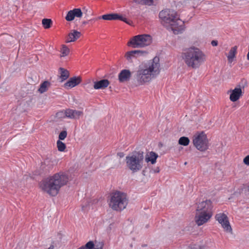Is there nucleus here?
<instances>
[{
	"label": "nucleus",
	"mask_w": 249,
	"mask_h": 249,
	"mask_svg": "<svg viewBox=\"0 0 249 249\" xmlns=\"http://www.w3.org/2000/svg\"><path fill=\"white\" fill-rule=\"evenodd\" d=\"M78 166L74 164L67 172L60 171L53 176L43 179L39 183L40 188L51 196H55L60 189L66 185L70 179H72L78 173Z\"/></svg>",
	"instance_id": "f257e3e1"
},
{
	"label": "nucleus",
	"mask_w": 249,
	"mask_h": 249,
	"mask_svg": "<svg viewBox=\"0 0 249 249\" xmlns=\"http://www.w3.org/2000/svg\"><path fill=\"white\" fill-rule=\"evenodd\" d=\"M159 16L162 25L172 31L174 34H181L184 30V22L179 18L176 11L166 9L160 11Z\"/></svg>",
	"instance_id": "f03ea898"
},
{
	"label": "nucleus",
	"mask_w": 249,
	"mask_h": 249,
	"mask_svg": "<svg viewBox=\"0 0 249 249\" xmlns=\"http://www.w3.org/2000/svg\"><path fill=\"white\" fill-rule=\"evenodd\" d=\"M160 59L156 56L152 61L140 67L136 73V79L139 84L149 82L152 78L160 73Z\"/></svg>",
	"instance_id": "7ed1b4c3"
},
{
	"label": "nucleus",
	"mask_w": 249,
	"mask_h": 249,
	"mask_svg": "<svg viewBox=\"0 0 249 249\" xmlns=\"http://www.w3.org/2000/svg\"><path fill=\"white\" fill-rule=\"evenodd\" d=\"M182 58L185 64L193 69H197L206 60L204 53L198 48L191 47L182 53Z\"/></svg>",
	"instance_id": "20e7f679"
},
{
	"label": "nucleus",
	"mask_w": 249,
	"mask_h": 249,
	"mask_svg": "<svg viewBox=\"0 0 249 249\" xmlns=\"http://www.w3.org/2000/svg\"><path fill=\"white\" fill-rule=\"evenodd\" d=\"M127 204L128 199L126 194L117 191L111 195L108 204L113 210L121 211L126 208Z\"/></svg>",
	"instance_id": "39448f33"
},
{
	"label": "nucleus",
	"mask_w": 249,
	"mask_h": 249,
	"mask_svg": "<svg viewBox=\"0 0 249 249\" xmlns=\"http://www.w3.org/2000/svg\"><path fill=\"white\" fill-rule=\"evenodd\" d=\"M152 42L151 36L147 34L138 35L133 36L127 42V46L133 48H141L149 45Z\"/></svg>",
	"instance_id": "423d86ee"
},
{
	"label": "nucleus",
	"mask_w": 249,
	"mask_h": 249,
	"mask_svg": "<svg viewBox=\"0 0 249 249\" xmlns=\"http://www.w3.org/2000/svg\"><path fill=\"white\" fill-rule=\"evenodd\" d=\"M193 142L195 147L200 151H205L209 148V142L207 136L201 132L193 138Z\"/></svg>",
	"instance_id": "0eeeda50"
},
{
	"label": "nucleus",
	"mask_w": 249,
	"mask_h": 249,
	"mask_svg": "<svg viewBox=\"0 0 249 249\" xmlns=\"http://www.w3.org/2000/svg\"><path fill=\"white\" fill-rule=\"evenodd\" d=\"M125 161L127 167L133 173L140 171L142 167V159L139 157H126Z\"/></svg>",
	"instance_id": "6e6552de"
},
{
	"label": "nucleus",
	"mask_w": 249,
	"mask_h": 249,
	"mask_svg": "<svg viewBox=\"0 0 249 249\" xmlns=\"http://www.w3.org/2000/svg\"><path fill=\"white\" fill-rule=\"evenodd\" d=\"M216 219L221 225L225 231L232 233V229L230 225L227 216L224 213H220L216 214Z\"/></svg>",
	"instance_id": "1a4fd4ad"
},
{
	"label": "nucleus",
	"mask_w": 249,
	"mask_h": 249,
	"mask_svg": "<svg viewBox=\"0 0 249 249\" xmlns=\"http://www.w3.org/2000/svg\"><path fill=\"white\" fill-rule=\"evenodd\" d=\"M213 208L212 201L210 200H206L198 204L196 211L206 213H209L210 214L213 215Z\"/></svg>",
	"instance_id": "9d476101"
},
{
	"label": "nucleus",
	"mask_w": 249,
	"mask_h": 249,
	"mask_svg": "<svg viewBox=\"0 0 249 249\" xmlns=\"http://www.w3.org/2000/svg\"><path fill=\"white\" fill-rule=\"evenodd\" d=\"M213 215L210 213H204L196 211L195 215V222L198 226H201L207 223L212 217Z\"/></svg>",
	"instance_id": "9b49d317"
},
{
	"label": "nucleus",
	"mask_w": 249,
	"mask_h": 249,
	"mask_svg": "<svg viewBox=\"0 0 249 249\" xmlns=\"http://www.w3.org/2000/svg\"><path fill=\"white\" fill-rule=\"evenodd\" d=\"M82 114V111L67 109L65 111H62L58 112L56 115L59 117H67L71 119H76L78 118Z\"/></svg>",
	"instance_id": "f8f14e48"
},
{
	"label": "nucleus",
	"mask_w": 249,
	"mask_h": 249,
	"mask_svg": "<svg viewBox=\"0 0 249 249\" xmlns=\"http://www.w3.org/2000/svg\"><path fill=\"white\" fill-rule=\"evenodd\" d=\"M241 84L242 86L239 85V88H235L231 91L230 99L232 102H236L239 99L240 96L242 95L241 87L243 88L245 87V86L247 84L246 81L242 80Z\"/></svg>",
	"instance_id": "ddd939ff"
},
{
	"label": "nucleus",
	"mask_w": 249,
	"mask_h": 249,
	"mask_svg": "<svg viewBox=\"0 0 249 249\" xmlns=\"http://www.w3.org/2000/svg\"><path fill=\"white\" fill-rule=\"evenodd\" d=\"M147 54V52L141 50H133L127 52L124 55L126 60L130 62H132L134 58H136L139 56H143Z\"/></svg>",
	"instance_id": "4468645a"
},
{
	"label": "nucleus",
	"mask_w": 249,
	"mask_h": 249,
	"mask_svg": "<svg viewBox=\"0 0 249 249\" xmlns=\"http://www.w3.org/2000/svg\"><path fill=\"white\" fill-rule=\"evenodd\" d=\"M81 79L80 77L74 76L70 78L69 80L64 84V87L67 89H71L75 87L80 83Z\"/></svg>",
	"instance_id": "2eb2a0df"
},
{
	"label": "nucleus",
	"mask_w": 249,
	"mask_h": 249,
	"mask_svg": "<svg viewBox=\"0 0 249 249\" xmlns=\"http://www.w3.org/2000/svg\"><path fill=\"white\" fill-rule=\"evenodd\" d=\"M131 72L129 70H123L118 75L119 80L120 82L128 81L131 77Z\"/></svg>",
	"instance_id": "dca6fc26"
},
{
	"label": "nucleus",
	"mask_w": 249,
	"mask_h": 249,
	"mask_svg": "<svg viewBox=\"0 0 249 249\" xmlns=\"http://www.w3.org/2000/svg\"><path fill=\"white\" fill-rule=\"evenodd\" d=\"M109 84V81L107 79H102L94 82L93 88L95 89H104L107 87Z\"/></svg>",
	"instance_id": "f3484780"
},
{
	"label": "nucleus",
	"mask_w": 249,
	"mask_h": 249,
	"mask_svg": "<svg viewBox=\"0 0 249 249\" xmlns=\"http://www.w3.org/2000/svg\"><path fill=\"white\" fill-rule=\"evenodd\" d=\"M81 33L76 30H73L69 34L68 38L66 40V42H74L80 37Z\"/></svg>",
	"instance_id": "a211bd4d"
},
{
	"label": "nucleus",
	"mask_w": 249,
	"mask_h": 249,
	"mask_svg": "<svg viewBox=\"0 0 249 249\" xmlns=\"http://www.w3.org/2000/svg\"><path fill=\"white\" fill-rule=\"evenodd\" d=\"M57 163L56 161L54 160H53L51 157H47L44 160L42 166L46 165L48 166V168H50L52 166L56 164Z\"/></svg>",
	"instance_id": "6ab92c4d"
},
{
	"label": "nucleus",
	"mask_w": 249,
	"mask_h": 249,
	"mask_svg": "<svg viewBox=\"0 0 249 249\" xmlns=\"http://www.w3.org/2000/svg\"><path fill=\"white\" fill-rule=\"evenodd\" d=\"M59 70L60 74L59 77L61 79V81L63 82L69 77V72L68 70L63 68H60Z\"/></svg>",
	"instance_id": "aec40b11"
},
{
	"label": "nucleus",
	"mask_w": 249,
	"mask_h": 249,
	"mask_svg": "<svg viewBox=\"0 0 249 249\" xmlns=\"http://www.w3.org/2000/svg\"><path fill=\"white\" fill-rule=\"evenodd\" d=\"M237 49V47L235 46L231 48L229 52V54L227 56L228 61L230 62L232 61L233 59L235 56Z\"/></svg>",
	"instance_id": "412c9836"
},
{
	"label": "nucleus",
	"mask_w": 249,
	"mask_h": 249,
	"mask_svg": "<svg viewBox=\"0 0 249 249\" xmlns=\"http://www.w3.org/2000/svg\"><path fill=\"white\" fill-rule=\"evenodd\" d=\"M118 16L117 13H110L108 14L104 15L101 17H98L99 19H103L104 20H115L116 17Z\"/></svg>",
	"instance_id": "4be33fe9"
},
{
	"label": "nucleus",
	"mask_w": 249,
	"mask_h": 249,
	"mask_svg": "<svg viewBox=\"0 0 249 249\" xmlns=\"http://www.w3.org/2000/svg\"><path fill=\"white\" fill-rule=\"evenodd\" d=\"M50 83L47 81H44L41 84L38 91L41 93H43L47 90V87L50 85Z\"/></svg>",
	"instance_id": "5701e85b"
},
{
	"label": "nucleus",
	"mask_w": 249,
	"mask_h": 249,
	"mask_svg": "<svg viewBox=\"0 0 249 249\" xmlns=\"http://www.w3.org/2000/svg\"><path fill=\"white\" fill-rule=\"evenodd\" d=\"M189 139L185 136L180 137L178 140V144L183 146H187L189 144Z\"/></svg>",
	"instance_id": "b1692460"
},
{
	"label": "nucleus",
	"mask_w": 249,
	"mask_h": 249,
	"mask_svg": "<svg viewBox=\"0 0 249 249\" xmlns=\"http://www.w3.org/2000/svg\"><path fill=\"white\" fill-rule=\"evenodd\" d=\"M52 20L50 18H44L42 20V23L45 29H49L51 27Z\"/></svg>",
	"instance_id": "393cba45"
},
{
	"label": "nucleus",
	"mask_w": 249,
	"mask_h": 249,
	"mask_svg": "<svg viewBox=\"0 0 249 249\" xmlns=\"http://www.w3.org/2000/svg\"><path fill=\"white\" fill-rule=\"evenodd\" d=\"M94 247V244L93 241L88 242L85 246H83L78 249H93Z\"/></svg>",
	"instance_id": "a878e982"
},
{
	"label": "nucleus",
	"mask_w": 249,
	"mask_h": 249,
	"mask_svg": "<svg viewBox=\"0 0 249 249\" xmlns=\"http://www.w3.org/2000/svg\"><path fill=\"white\" fill-rule=\"evenodd\" d=\"M61 52L62 53L61 57H64L69 54L70 53V49L65 45H63Z\"/></svg>",
	"instance_id": "bb28decb"
},
{
	"label": "nucleus",
	"mask_w": 249,
	"mask_h": 249,
	"mask_svg": "<svg viewBox=\"0 0 249 249\" xmlns=\"http://www.w3.org/2000/svg\"><path fill=\"white\" fill-rule=\"evenodd\" d=\"M74 17L80 18L82 17L83 13L80 8H74L72 10Z\"/></svg>",
	"instance_id": "cd10ccee"
},
{
	"label": "nucleus",
	"mask_w": 249,
	"mask_h": 249,
	"mask_svg": "<svg viewBox=\"0 0 249 249\" xmlns=\"http://www.w3.org/2000/svg\"><path fill=\"white\" fill-rule=\"evenodd\" d=\"M57 146L58 150L60 151H63L66 148L65 144L59 140L57 141Z\"/></svg>",
	"instance_id": "c85d7f7f"
},
{
	"label": "nucleus",
	"mask_w": 249,
	"mask_h": 249,
	"mask_svg": "<svg viewBox=\"0 0 249 249\" xmlns=\"http://www.w3.org/2000/svg\"><path fill=\"white\" fill-rule=\"evenodd\" d=\"M74 14L73 13V12L72 11V10H70L69 11L66 17H65V19L68 21H72L74 19Z\"/></svg>",
	"instance_id": "c756f323"
},
{
	"label": "nucleus",
	"mask_w": 249,
	"mask_h": 249,
	"mask_svg": "<svg viewBox=\"0 0 249 249\" xmlns=\"http://www.w3.org/2000/svg\"><path fill=\"white\" fill-rule=\"evenodd\" d=\"M94 244V247L93 249H103L104 246V243L102 241H95Z\"/></svg>",
	"instance_id": "7c9ffc66"
},
{
	"label": "nucleus",
	"mask_w": 249,
	"mask_h": 249,
	"mask_svg": "<svg viewBox=\"0 0 249 249\" xmlns=\"http://www.w3.org/2000/svg\"><path fill=\"white\" fill-rule=\"evenodd\" d=\"M157 157H146L145 160L147 162L150 161L151 163L153 164L156 163Z\"/></svg>",
	"instance_id": "2f4dec72"
},
{
	"label": "nucleus",
	"mask_w": 249,
	"mask_h": 249,
	"mask_svg": "<svg viewBox=\"0 0 249 249\" xmlns=\"http://www.w3.org/2000/svg\"><path fill=\"white\" fill-rule=\"evenodd\" d=\"M67 136V132L66 130L62 131L59 134V140H64Z\"/></svg>",
	"instance_id": "473e14b6"
},
{
	"label": "nucleus",
	"mask_w": 249,
	"mask_h": 249,
	"mask_svg": "<svg viewBox=\"0 0 249 249\" xmlns=\"http://www.w3.org/2000/svg\"><path fill=\"white\" fill-rule=\"evenodd\" d=\"M115 20H121V21H123L125 22L126 23H127L129 24H130L129 21L127 20V19L126 18H124L122 16H121L118 14V16L116 17Z\"/></svg>",
	"instance_id": "72a5a7b5"
},
{
	"label": "nucleus",
	"mask_w": 249,
	"mask_h": 249,
	"mask_svg": "<svg viewBox=\"0 0 249 249\" xmlns=\"http://www.w3.org/2000/svg\"><path fill=\"white\" fill-rule=\"evenodd\" d=\"M143 153L144 152L143 151L139 150V148H138L137 150H135L132 152L131 156H143Z\"/></svg>",
	"instance_id": "f704fd0d"
},
{
	"label": "nucleus",
	"mask_w": 249,
	"mask_h": 249,
	"mask_svg": "<svg viewBox=\"0 0 249 249\" xmlns=\"http://www.w3.org/2000/svg\"><path fill=\"white\" fill-rule=\"evenodd\" d=\"M155 0H143L142 5H146L151 6L154 5V1Z\"/></svg>",
	"instance_id": "c9c22d12"
},
{
	"label": "nucleus",
	"mask_w": 249,
	"mask_h": 249,
	"mask_svg": "<svg viewBox=\"0 0 249 249\" xmlns=\"http://www.w3.org/2000/svg\"><path fill=\"white\" fill-rule=\"evenodd\" d=\"M187 249H204V247L197 245H194L188 247Z\"/></svg>",
	"instance_id": "e433bc0d"
},
{
	"label": "nucleus",
	"mask_w": 249,
	"mask_h": 249,
	"mask_svg": "<svg viewBox=\"0 0 249 249\" xmlns=\"http://www.w3.org/2000/svg\"><path fill=\"white\" fill-rule=\"evenodd\" d=\"M244 163L247 165H249V157H245L243 160Z\"/></svg>",
	"instance_id": "4c0bfd02"
},
{
	"label": "nucleus",
	"mask_w": 249,
	"mask_h": 249,
	"mask_svg": "<svg viewBox=\"0 0 249 249\" xmlns=\"http://www.w3.org/2000/svg\"><path fill=\"white\" fill-rule=\"evenodd\" d=\"M211 44L213 46H216L218 45V41L217 40H212Z\"/></svg>",
	"instance_id": "58836bf2"
},
{
	"label": "nucleus",
	"mask_w": 249,
	"mask_h": 249,
	"mask_svg": "<svg viewBox=\"0 0 249 249\" xmlns=\"http://www.w3.org/2000/svg\"><path fill=\"white\" fill-rule=\"evenodd\" d=\"M151 172L155 173H159L160 172L159 167H156L154 169H152Z\"/></svg>",
	"instance_id": "ea45409f"
},
{
	"label": "nucleus",
	"mask_w": 249,
	"mask_h": 249,
	"mask_svg": "<svg viewBox=\"0 0 249 249\" xmlns=\"http://www.w3.org/2000/svg\"><path fill=\"white\" fill-rule=\"evenodd\" d=\"M133 1L138 4L142 5L143 0H133Z\"/></svg>",
	"instance_id": "a19ab883"
},
{
	"label": "nucleus",
	"mask_w": 249,
	"mask_h": 249,
	"mask_svg": "<svg viewBox=\"0 0 249 249\" xmlns=\"http://www.w3.org/2000/svg\"><path fill=\"white\" fill-rule=\"evenodd\" d=\"M149 156H158L155 152L151 151L150 152V155Z\"/></svg>",
	"instance_id": "79ce46f5"
},
{
	"label": "nucleus",
	"mask_w": 249,
	"mask_h": 249,
	"mask_svg": "<svg viewBox=\"0 0 249 249\" xmlns=\"http://www.w3.org/2000/svg\"><path fill=\"white\" fill-rule=\"evenodd\" d=\"M54 248V246L53 245H51L48 249H53Z\"/></svg>",
	"instance_id": "37998d69"
},
{
	"label": "nucleus",
	"mask_w": 249,
	"mask_h": 249,
	"mask_svg": "<svg viewBox=\"0 0 249 249\" xmlns=\"http://www.w3.org/2000/svg\"><path fill=\"white\" fill-rule=\"evenodd\" d=\"M117 156H124L123 153H117Z\"/></svg>",
	"instance_id": "c03bdc74"
},
{
	"label": "nucleus",
	"mask_w": 249,
	"mask_h": 249,
	"mask_svg": "<svg viewBox=\"0 0 249 249\" xmlns=\"http://www.w3.org/2000/svg\"><path fill=\"white\" fill-rule=\"evenodd\" d=\"M41 172H38V173H37L36 172L35 174V175H41Z\"/></svg>",
	"instance_id": "a18cd8bd"
},
{
	"label": "nucleus",
	"mask_w": 249,
	"mask_h": 249,
	"mask_svg": "<svg viewBox=\"0 0 249 249\" xmlns=\"http://www.w3.org/2000/svg\"><path fill=\"white\" fill-rule=\"evenodd\" d=\"M87 21H84V22H83V24H87Z\"/></svg>",
	"instance_id": "49530a36"
},
{
	"label": "nucleus",
	"mask_w": 249,
	"mask_h": 249,
	"mask_svg": "<svg viewBox=\"0 0 249 249\" xmlns=\"http://www.w3.org/2000/svg\"><path fill=\"white\" fill-rule=\"evenodd\" d=\"M248 191L249 192V186L248 187Z\"/></svg>",
	"instance_id": "de8ad7c7"
},
{
	"label": "nucleus",
	"mask_w": 249,
	"mask_h": 249,
	"mask_svg": "<svg viewBox=\"0 0 249 249\" xmlns=\"http://www.w3.org/2000/svg\"><path fill=\"white\" fill-rule=\"evenodd\" d=\"M31 178H34V177H31Z\"/></svg>",
	"instance_id": "09e8293b"
},
{
	"label": "nucleus",
	"mask_w": 249,
	"mask_h": 249,
	"mask_svg": "<svg viewBox=\"0 0 249 249\" xmlns=\"http://www.w3.org/2000/svg\"><path fill=\"white\" fill-rule=\"evenodd\" d=\"M187 164V162H185L184 163V164Z\"/></svg>",
	"instance_id": "8fccbe9b"
}]
</instances>
